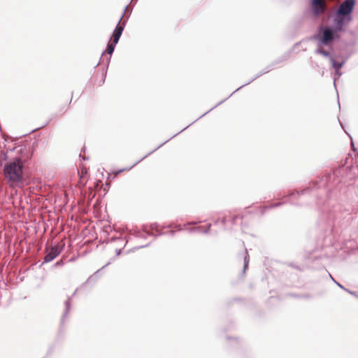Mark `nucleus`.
Returning <instances> with one entry per match:
<instances>
[{
    "mask_svg": "<svg viewBox=\"0 0 358 358\" xmlns=\"http://www.w3.org/2000/svg\"><path fill=\"white\" fill-rule=\"evenodd\" d=\"M355 3V0H345L335 10L334 22L331 25H317L316 33L311 36V39L317 42L314 51L315 55H322L331 61L343 47V41L340 44H336V42L341 39V34L345 32L352 20Z\"/></svg>",
    "mask_w": 358,
    "mask_h": 358,
    "instance_id": "nucleus-1",
    "label": "nucleus"
},
{
    "mask_svg": "<svg viewBox=\"0 0 358 358\" xmlns=\"http://www.w3.org/2000/svg\"><path fill=\"white\" fill-rule=\"evenodd\" d=\"M15 145L10 147L5 145L6 152L0 155V166L6 180L10 185H23L26 178V163L33 155V149L29 143L17 142L18 139L11 141Z\"/></svg>",
    "mask_w": 358,
    "mask_h": 358,
    "instance_id": "nucleus-2",
    "label": "nucleus"
},
{
    "mask_svg": "<svg viewBox=\"0 0 358 358\" xmlns=\"http://www.w3.org/2000/svg\"><path fill=\"white\" fill-rule=\"evenodd\" d=\"M339 170L334 171L332 173H327L320 178V180L312 181L309 183L308 186L301 191H291L288 194L285 195L284 197H290L295 195L298 196L306 194L319 190L320 194H316L317 199L322 194H325L328 200V206H329V201L333 198L338 196V192L341 189L339 187L341 182V179L339 178Z\"/></svg>",
    "mask_w": 358,
    "mask_h": 358,
    "instance_id": "nucleus-3",
    "label": "nucleus"
},
{
    "mask_svg": "<svg viewBox=\"0 0 358 358\" xmlns=\"http://www.w3.org/2000/svg\"><path fill=\"white\" fill-rule=\"evenodd\" d=\"M304 14L319 24L329 25L331 19L334 22L335 11L331 13L328 8L326 0H308L304 10Z\"/></svg>",
    "mask_w": 358,
    "mask_h": 358,
    "instance_id": "nucleus-4",
    "label": "nucleus"
},
{
    "mask_svg": "<svg viewBox=\"0 0 358 358\" xmlns=\"http://www.w3.org/2000/svg\"><path fill=\"white\" fill-rule=\"evenodd\" d=\"M351 45L350 42L343 41V47L340 49V51L333 58L331 62V66L333 69H342L347 61L353 54V51L348 49ZM354 45V43H352Z\"/></svg>",
    "mask_w": 358,
    "mask_h": 358,
    "instance_id": "nucleus-5",
    "label": "nucleus"
},
{
    "mask_svg": "<svg viewBox=\"0 0 358 358\" xmlns=\"http://www.w3.org/2000/svg\"><path fill=\"white\" fill-rule=\"evenodd\" d=\"M129 8V5H127L125 7H124V11L115 28V29L113 30V32L112 34V36H110V38H113V41L115 42V43H117L122 34V32L124 29V27L126 26V24H127V22L131 13V11L133 10V7H131L127 15H126V18L124 20H122L123 17H124V15L127 11V10Z\"/></svg>",
    "mask_w": 358,
    "mask_h": 358,
    "instance_id": "nucleus-6",
    "label": "nucleus"
},
{
    "mask_svg": "<svg viewBox=\"0 0 358 358\" xmlns=\"http://www.w3.org/2000/svg\"><path fill=\"white\" fill-rule=\"evenodd\" d=\"M273 69L272 68V65L271 64H268L267 65L266 67H264L261 71H259L258 73H257L252 79H250L248 82H247L246 83L242 85L241 86H240L239 87H238L235 91H234L228 97L224 99L223 100L220 101V102H218L215 106H214L213 108H211L210 109H209L208 111H206V113H204L203 114H202L201 116H199L196 120H199L200 118L203 117V116H205L207 113H208L209 112H210L211 110H213L214 108H217L218 106L221 105L222 103H223L225 101H227L230 96H231L234 93H236V92H238L239 90H241V88H243V87L250 84L251 83H252L253 81H255V80H257L258 78L261 77L262 76H263L264 74H266L268 72H270L271 70H273Z\"/></svg>",
    "mask_w": 358,
    "mask_h": 358,
    "instance_id": "nucleus-7",
    "label": "nucleus"
},
{
    "mask_svg": "<svg viewBox=\"0 0 358 358\" xmlns=\"http://www.w3.org/2000/svg\"><path fill=\"white\" fill-rule=\"evenodd\" d=\"M333 212H329L328 214H326L325 211L327 209H324L323 213L320 218V222H324V226L322 227L323 229L325 231H328L329 229L331 231H334V220L336 218V215H335V212L336 211V207H334Z\"/></svg>",
    "mask_w": 358,
    "mask_h": 358,
    "instance_id": "nucleus-8",
    "label": "nucleus"
},
{
    "mask_svg": "<svg viewBox=\"0 0 358 358\" xmlns=\"http://www.w3.org/2000/svg\"><path fill=\"white\" fill-rule=\"evenodd\" d=\"M111 41V38L109 39V41L108 42V44H107V47H106V51L103 52L101 57H100V60L99 62V64H101V62H104V59H103V55L105 52H106L109 56L108 57H106V69L104 70V78H106V73H107V69L109 66V64H110V59H111V55L113 53L114 50H115V45L117 43H115V42L112 41L110 42Z\"/></svg>",
    "mask_w": 358,
    "mask_h": 358,
    "instance_id": "nucleus-9",
    "label": "nucleus"
},
{
    "mask_svg": "<svg viewBox=\"0 0 358 358\" xmlns=\"http://www.w3.org/2000/svg\"><path fill=\"white\" fill-rule=\"evenodd\" d=\"M62 250V248L58 245L51 247L50 249L47 251L44 257L43 262H42L41 266L43 265L44 264L50 262L51 261L55 259L57 257H58L60 255Z\"/></svg>",
    "mask_w": 358,
    "mask_h": 358,
    "instance_id": "nucleus-10",
    "label": "nucleus"
},
{
    "mask_svg": "<svg viewBox=\"0 0 358 358\" xmlns=\"http://www.w3.org/2000/svg\"><path fill=\"white\" fill-rule=\"evenodd\" d=\"M197 120H196L195 121H194L193 122L190 123L189 125H187V127H185L184 129H182L180 131L178 132L177 134H174L173 136H171L170 138H169L168 140L165 141L164 142H163L162 143H161L160 145H159L157 148H155V149H153L152 151L149 152L147 155H145V156H143L141 159H140L138 161H137L132 166H130L129 169H131L132 167L134 166H135L136 164H137L138 163L141 162V161H143V159H145L146 157H148L149 155H150L151 154H152L153 152H155L156 150H157L159 148H161L162 146H163L164 144H166L168 141H169L171 139H172L173 138H174L175 136H176L178 134H179L180 133H181L182 131H183L184 130H185L187 128H188L189 126H191L194 122H195Z\"/></svg>",
    "mask_w": 358,
    "mask_h": 358,
    "instance_id": "nucleus-11",
    "label": "nucleus"
},
{
    "mask_svg": "<svg viewBox=\"0 0 358 358\" xmlns=\"http://www.w3.org/2000/svg\"><path fill=\"white\" fill-rule=\"evenodd\" d=\"M197 120H196L195 121H194L193 122L190 123L189 125H187V127H185L184 129H182L180 131L178 132L177 134H174L173 136H171L170 138H169L168 140L165 141L164 142H163L162 143H161L160 145H159L157 148H155V149H153L152 151L149 152L147 155H145V156H143L141 159H140L138 161H137L132 166H130L129 169H131L132 167L134 166H135L136 164H137L138 163L141 162V161H143V159H145L146 157H148L149 155H150L151 154H152L153 152H155L156 150H157L159 148H161L162 146H163L164 144H166L168 141H169L171 139H172L173 138H174L175 136H176L178 134H179L180 133H181L182 131H183L184 130H185L187 128H188L189 126H191L194 122H195Z\"/></svg>",
    "mask_w": 358,
    "mask_h": 358,
    "instance_id": "nucleus-12",
    "label": "nucleus"
},
{
    "mask_svg": "<svg viewBox=\"0 0 358 358\" xmlns=\"http://www.w3.org/2000/svg\"><path fill=\"white\" fill-rule=\"evenodd\" d=\"M76 292H77V289L73 293L71 296L68 297L67 300L64 301L65 310L62 315L61 325H63L66 317H67L69 313L70 312V310L71 309V297H73L76 295Z\"/></svg>",
    "mask_w": 358,
    "mask_h": 358,
    "instance_id": "nucleus-13",
    "label": "nucleus"
},
{
    "mask_svg": "<svg viewBox=\"0 0 358 358\" xmlns=\"http://www.w3.org/2000/svg\"><path fill=\"white\" fill-rule=\"evenodd\" d=\"M292 52V50H289L288 51L283 53L280 57L275 59L273 62H272L270 64L272 65V68L274 69L276 68V65L286 62L291 57V52Z\"/></svg>",
    "mask_w": 358,
    "mask_h": 358,
    "instance_id": "nucleus-14",
    "label": "nucleus"
},
{
    "mask_svg": "<svg viewBox=\"0 0 358 358\" xmlns=\"http://www.w3.org/2000/svg\"><path fill=\"white\" fill-rule=\"evenodd\" d=\"M110 264V262H108L104 266H103L101 268V269L97 270L92 275H91L88 278V279L87 280V281L85 282L86 283L90 282H95L96 281V280L98 279V278L99 277V272L101 271V270L105 268Z\"/></svg>",
    "mask_w": 358,
    "mask_h": 358,
    "instance_id": "nucleus-15",
    "label": "nucleus"
},
{
    "mask_svg": "<svg viewBox=\"0 0 358 358\" xmlns=\"http://www.w3.org/2000/svg\"><path fill=\"white\" fill-rule=\"evenodd\" d=\"M210 227H211V224H208L207 227L203 230H201V227H192V228L189 229V231L191 233H192L194 231H199L204 234H208L210 231Z\"/></svg>",
    "mask_w": 358,
    "mask_h": 358,
    "instance_id": "nucleus-16",
    "label": "nucleus"
},
{
    "mask_svg": "<svg viewBox=\"0 0 358 358\" xmlns=\"http://www.w3.org/2000/svg\"><path fill=\"white\" fill-rule=\"evenodd\" d=\"M289 296L296 298V299H311L313 298V295L310 294H294L291 293L288 294Z\"/></svg>",
    "mask_w": 358,
    "mask_h": 358,
    "instance_id": "nucleus-17",
    "label": "nucleus"
},
{
    "mask_svg": "<svg viewBox=\"0 0 358 358\" xmlns=\"http://www.w3.org/2000/svg\"><path fill=\"white\" fill-rule=\"evenodd\" d=\"M334 75H333V80H334V86L336 89V80L339 79V78L343 75V72L341 69H334Z\"/></svg>",
    "mask_w": 358,
    "mask_h": 358,
    "instance_id": "nucleus-18",
    "label": "nucleus"
},
{
    "mask_svg": "<svg viewBox=\"0 0 358 358\" xmlns=\"http://www.w3.org/2000/svg\"><path fill=\"white\" fill-rule=\"evenodd\" d=\"M250 261V256L248 255L247 249L245 250V255H244V262H243V273L245 272V271L248 268Z\"/></svg>",
    "mask_w": 358,
    "mask_h": 358,
    "instance_id": "nucleus-19",
    "label": "nucleus"
},
{
    "mask_svg": "<svg viewBox=\"0 0 358 358\" xmlns=\"http://www.w3.org/2000/svg\"><path fill=\"white\" fill-rule=\"evenodd\" d=\"M133 235L134 236H136V238H144L145 239L147 238V236L145 235L144 233H143L141 230L139 229H135L134 231V233H133Z\"/></svg>",
    "mask_w": 358,
    "mask_h": 358,
    "instance_id": "nucleus-20",
    "label": "nucleus"
},
{
    "mask_svg": "<svg viewBox=\"0 0 358 358\" xmlns=\"http://www.w3.org/2000/svg\"><path fill=\"white\" fill-rule=\"evenodd\" d=\"M284 203H285V202H282V201L273 203H271V205H269V206H266V207H265V210H266V209H270V208H278V207L281 206H282V205H283Z\"/></svg>",
    "mask_w": 358,
    "mask_h": 358,
    "instance_id": "nucleus-21",
    "label": "nucleus"
},
{
    "mask_svg": "<svg viewBox=\"0 0 358 358\" xmlns=\"http://www.w3.org/2000/svg\"><path fill=\"white\" fill-rule=\"evenodd\" d=\"M329 278L331 280L341 289H343L345 288L343 285H341L340 282L336 281L334 278L329 273Z\"/></svg>",
    "mask_w": 358,
    "mask_h": 358,
    "instance_id": "nucleus-22",
    "label": "nucleus"
},
{
    "mask_svg": "<svg viewBox=\"0 0 358 358\" xmlns=\"http://www.w3.org/2000/svg\"><path fill=\"white\" fill-rule=\"evenodd\" d=\"M157 231V234H154L152 232L151 233H148V236H154L155 238H156L158 236H162V235H164L165 234V232H163L162 231H159V230H156Z\"/></svg>",
    "mask_w": 358,
    "mask_h": 358,
    "instance_id": "nucleus-23",
    "label": "nucleus"
},
{
    "mask_svg": "<svg viewBox=\"0 0 358 358\" xmlns=\"http://www.w3.org/2000/svg\"><path fill=\"white\" fill-rule=\"evenodd\" d=\"M148 227H149V226H148V225H147V224H143V225L142 226V229H141V231H142L143 233H144V234H147V236H148V233H150V232L148 231Z\"/></svg>",
    "mask_w": 358,
    "mask_h": 358,
    "instance_id": "nucleus-24",
    "label": "nucleus"
},
{
    "mask_svg": "<svg viewBox=\"0 0 358 358\" xmlns=\"http://www.w3.org/2000/svg\"><path fill=\"white\" fill-rule=\"evenodd\" d=\"M159 227L158 223L154 222L149 225V228L151 230H157V228Z\"/></svg>",
    "mask_w": 358,
    "mask_h": 358,
    "instance_id": "nucleus-25",
    "label": "nucleus"
},
{
    "mask_svg": "<svg viewBox=\"0 0 358 358\" xmlns=\"http://www.w3.org/2000/svg\"><path fill=\"white\" fill-rule=\"evenodd\" d=\"M150 245V243H148V244H146V245H143L136 246V247H134L131 250H138V249H141V248H147V247H148Z\"/></svg>",
    "mask_w": 358,
    "mask_h": 358,
    "instance_id": "nucleus-26",
    "label": "nucleus"
},
{
    "mask_svg": "<svg viewBox=\"0 0 358 358\" xmlns=\"http://www.w3.org/2000/svg\"><path fill=\"white\" fill-rule=\"evenodd\" d=\"M48 123H49V122H47L44 124H43V125H41V126H40V127H37L36 129H32L31 131H30L29 133H32V132L35 131L36 130L40 129L41 128H43L44 127L47 126L48 124Z\"/></svg>",
    "mask_w": 358,
    "mask_h": 358,
    "instance_id": "nucleus-27",
    "label": "nucleus"
},
{
    "mask_svg": "<svg viewBox=\"0 0 358 358\" xmlns=\"http://www.w3.org/2000/svg\"><path fill=\"white\" fill-rule=\"evenodd\" d=\"M289 266H291V267H292V268H295V269H297V270L301 271V268L299 266L296 265V264H294V263H290V264H289Z\"/></svg>",
    "mask_w": 358,
    "mask_h": 358,
    "instance_id": "nucleus-28",
    "label": "nucleus"
},
{
    "mask_svg": "<svg viewBox=\"0 0 358 358\" xmlns=\"http://www.w3.org/2000/svg\"><path fill=\"white\" fill-rule=\"evenodd\" d=\"M63 264H64L63 261L60 260V261L57 262L54 264V267H57V266H63Z\"/></svg>",
    "mask_w": 358,
    "mask_h": 358,
    "instance_id": "nucleus-29",
    "label": "nucleus"
},
{
    "mask_svg": "<svg viewBox=\"0 0 358 358\" xmlns=\"http://www.w3.org/2000/svg\"><path fill=\"white\" fill-rule=\"evenodd\" d=\"M344 290L345 292H347L348 293H349V294H352V295H353L355 296H356V295H357V293L355 292L351 291V290H350V289H348L347 288H345Z\"/></svg>",
    "mask_w": 358,
    "mask_h": 358,
    "instance_id": "nucleus-30",
    "label": "nucleus"
},
{
    "mask_svg": "<svg viewBox=\"0 0 358 358\" xmlns=\"http://www.w3.org/2000/svg\"><path fill=\"white\" fill-rule=\"evenodd\" d=\"M175 231L174 230H169V231H167L166 234H169V236H174L175 235Z\"/></svg>",
    "mask_w": 358,
    "mask_h": 358,
    "instance_id": "nucleus-31",
    "label": "nucleus"
},
{
    "mask_svg": "<svg viewBox=\"0 0 358 358\" xmlns=\"http://www.w3.org/2000/svg\"><path fill=\"white\" fill-rule=\"evenodd\" d=\"M122 249H123V248L116 249V250H115V253H116V255H117V256L120 255V254L122 253Z\"/></svg>",
    "mask_w": 358,
    "mask_h": 358,
    "instance_id": "nucleus-32",
    "label": "nucleus"
},
{
    "mask_svg": "<svg viewBox=\"0 0 358 358\" xmlns=\"http://www.w3.org/2000/svg\"><path fill=\"white\" fill-rule=\"evenodd\" d=\"M3 139H4V141H5L6 142L8 143V139L10 138V137H9V136H6V135H3Z\"/></svg>",
    "mask_w": 358,
    "mask_h": 358,
    "instance_id": "nucleus-33",
    "label": "nucleus"
},
{
    "mask_svg": "<svg viewBox=\"0 0 358 358\" xmlns=\"http://www.w3.org/2000/svg\"><path fill=\"white\" fill-rule=\"evenodd\" d=\"M176 229H177V230H178V231H182V227H181V226H180V225H179V224L176 225Z\"/></svg>",
    "mask_w": 358,
    "mask_h": 358,
    "instance_id": "nucleus-34",
    "label": "nucleus"
},
{
    "mask_svg": "<svg viewBox=\"0 0 358 358\" xmlns=\"http://www.w3.org/2000/svg\"><path fill=\"white\" fill-rule=\"evenodd\" d=\"M299 44H300V42L296 43L294 45L293 48H291L290 50H293L296 47H298V45H299Z\"/></svg>",
    "mask_w": 358,
    "mask_h": 358,
    "instance_id": "nucleus-35",
    "label": "nucleus"
},
{
    "mask_svg": "<svg viewBox=\"0 0 358 358\" xmlns=\"http://www.w3.org/2000/svg\"><path fill=\"white\" fill-rule=\"evenodd\" d=\"M292 205H294V206H301V204L299 203H294V202H292L291 203Z\"/></svg>",
    "mask_w": 358,
    "mask_h": 358,
    "instance_id": "nucleus-36",
    "label": "nucleus"
},
{
    "mask_svg": "<svg viewBox=\"0 0 358 358\" xmlns=\"http://www.w3.org/2000/svg\"><path fill=\"white\" fill-rule=\"evenodd\" d=\"M173 227V224H170L167 226H164L163 228H171Z\"/></svg>",
    "mask_w": 358,
    "mask_h": 358,
    "instance_id": "nucleus-37",
    "label": "nucleus"
},
{
    "mask_svg": "<svg viewBox=\"0 0 358 358\" xmlns=\"http://www.w3.org/2000/svg\"><path fill=\"white\" fill-rule=\"evenodd\" d=\"M351 145H352V149H353L354 150H355V145H354V143H353V141H351Z\"/></svg>",
    "mask_w": 358,
    "mask_h": 358,
    "instance_id": "nucleus-38",
    "label": "nucleus"
},
{
    "mask_svg": "<svg viewBox=\"0 0 358 358\" xmlns=\"http://www.w3.org/2000/svg\"><path fill=\"white\" fill-rule=\"evenodd\" d=\"M124 170H125V169H121V170H119V171L117 172V173H121V172H122V171H124Z\"/></svg>",
    "mask_w": 358,
    "mask_h": 358,
    "instance_id": "nucleus-39",
    "label": "nucleus"
},
{
    "mask_svg": "<svg viewBox=\"0 0 358 358\" xmlns=\"http://www.w3.org/2000/svg\"><path fill=\"white\" fill-rule=\"evenodd\" d=\"M105 185H106V186H108V187H110V183H108V182H106Z\"/></svg>",
    "mask_w": 358,
    "mask_h": 358,
    "instance_id": "nucleus-40",
    "label": "nucleus"
},
{
    "mask_svg": "<svg viewBox=\"0 0 358 358\" xmlns=\"http://www.w3.org/2000/svg\"><path fill=\"white\" fill-rule=\"evenodd\" d=\"M340 125L343 127L342 123L339 121Z\"/></svg>",
    "mask_w": 358,
    "mask_h": 358,
    "instance_id": "nucleus-41",
    "label": "nucleus"
},
{
    "mask_svg": "<svg viewBox=\"0 0 358 358\" xmlns=\"http://www.w3.org/2000/svg\"><path fill=\"white\" fill-rule=\"evenodd\" d=\"M192 224V223H190V222H187V225H189V224Z\"/></svg>",
    "mask_w": 358,
    "mask_h": 358,
    "instance_id": "nucleus-42",
    "label": "nucleus"
},
{
    "mask_svg": "<svg viewBox=\"0 0 358 358\" xmlns=\"http://www.w3.org/2000/svg\"><path fill=\"white\" fill-rule=\"evenodd\" d=\"M356 297L358 298V294H357Z\"/></svg>",
    "mask_w": 358,
    "mask_h": 358,
    "instance_id": "nucleus-43",
    "label": "nucleus"
}]
</instances>
